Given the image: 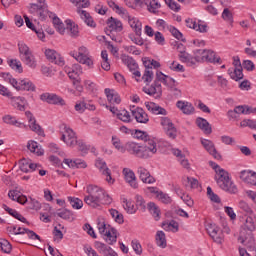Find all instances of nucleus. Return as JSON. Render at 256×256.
I'll return each mask as SVG.
<instances>
[{
    "label": "nucleus",
    "instance_id": "5fc2aeb1",
    "mask_svg": "<svg viewBox=\"0 0 256 256\" xmlns=\"http://www.w3.org/2000/svg\"><path fill=\"white\" fill-rule=\"evenodd\" d=\"M0 76L6 83H10L12 87L15 88V86L17 85V79L13 78V76L10 73L2 72Z\"/></svg>",
    "mask_w": 256,
    "mask_h": 256
},
{
    "label": "nucleus",
    "instance_id": "37998d69",
    "mask_svg": "<svg viewBox=\"0 0 256 256\" xmlns=\"http://www.w3.org/2000/svg\"><path fill=\"white\" fill-rule=\"evenodd\" d=\"M18 50L20 53V59H23V57H27L28 55H31L33 52H31V49H29V46L25 44L24 42L18 43Z\"/></svg>",
    "mask_w": 256,
    "mask_h": 256
},
{
    "label": "nucleus",
    "instance_id": "58836bf2",
    "mask_svg": "<svg viewBox=\"0 0 256 256\" xmlns=\"http://www.w3.org/2000/svg\"><path fill=\"white\" fill-rule=\"evenodd\" d=\"M75 111L78 113H85V110L88 109L89 111H95V105L88 104L85 101H78L75 104Z\"/></svg>",
    "mask_w": 256,
    "mask_h": 256
},
{
    "label": "nucleus",
    "instance_id": "6e6d98bb",
    "mask_svg": "<svg viewBox=\"0 0 256 256\" xmlns=\"http://www.w3.org/2000/svg\"><path fill=\"white\" fill-rule=\"evenodd\" d=\"M117 117L118 119H120V121H123L124 123L131 122V114H129L127 110H120L117 113Z\"/></svg>",
    "mask_w": 256,
    "mask_h": 256
},
{
    "label": "nucleus",
    "instance_id": "1a4fd4ad",
    "mask_svg": "<svg viewBox=\"0 0 256 256\" xmlns=\"http://www.w3.org/2000/svg\"><path fill=\"white\" fill-rule=\"evenodd\" d=\"M121 61L128 67L129 71H133L134 77H138V79L141 77V71L137 70L139 69V64H137L133 57L124 54L121 56Z\"/></svg>",
    "mask_w": 256,
    "mask_h": 256
},
{
    "label": "nucleus",
    "instance_id": "13d9d810",
    "mask_svg": "<svg viewBox=\"0 0 256 256\" xmlns=\"http://www.w3.org/2000/svg\"><path fill=\"white\" fill-rule=\"evenodd\" d=\"M222 19L229 23L230 25H233V13L229 8H225L222 12Z\"/></svg>",
    "mask_w": 256,
    "mask_h": 256
},
{
    "label": "nucleus",
    "instance_id": "c756f323",
    "mask_svg": "<svg viewBox=\"0 0 256 256\" xmlns=\"http://www.w3.org/2000/svg\"><path fill=\"white\" fill-rule=\"evenodd\" d=\"M176 107H178V109H180L184 115H191V113H195V107H193V104L189 102L179 100L176 103Z\"/></svg>",
    "mask_w": 256,
    "mask_h": 256
},
{
    "label": "nucleus",
    "instance_id": "4c0bfd02",
    "mask_svg": "<svg viewBox=\"0 0 256 256\" xmlns=\"http://www.w3.org/2000/svg\"><path fill=\"white\" fill-rule=\"evenodd\" d=\"M144 66L146 67L142 79L146 85H149L153 81V67L149 66V62L144 61Z\"/></svg>",
    "mask_w": 256,
    "mask_h": 256
},
{
    "label": "nucleus",
    "instance_id": "39448f33",
    "mask_svg": "<svg viewBox=\"0 0 256 256\" xmlns=\"http://www.w3.org/2000/svg\"><path fill=\"white\" fill-rule=\"evenodd\" d=\"M167 75L163 74V72H157L156 73V79L154 83L149 87L143 88L144 93L147 95H156V97H161L163 90L161 88V83L165 85V82L167 81Z\"/></svg>",
    "mask_w": 256,
    "mask_h": 256
},
{
    "label": "nucleus",
    "instance_id": "dca6fc26",
    "mask_svg": "<svg viewBox=\"0 0 256 256\" xmlns=\"http://www.w3.org/2000/svg\"><path fill=\"white\" fill-rule=\"evenodd\" d=\"M194 57L191 56V54L186 52H183L182 54H178V57L182 63H187L189 67H193L196 63H199L201 61V57L197 53V50L194 51Z\"/></svg>",
    "mask_w": 256,
    "mask_h": 256
},
{
    "label": "nucleus",
    "instance_id": "473e14b6",
    "mask_svg": "<svg viewBox=\"0 0 256 256\" xmlns=\"http://www.w3.org/2000/svg\"><path fill=\"white\" fill-rule=\"evenodd\" d=\"M128 23L130 25V27L134 30L136 37H141V31H142V27L143 24L141 23V21H139V19L135 18V17H128Z\"/></svg>",
    "mask_w": 256,
    "mask_h": 256
},
{
    "label": "nucleus",
    "instance_id": "f03ea898",
    "mask_svg": "<svg viewBox=\"0 0 256 256\" xmlns=\"http://www.w3.org/2000/svg\"><path fill=\"white\" fill-rule=\"evenodd\" d=\"M134 135L136 139L144 141L142 151L145 159H149V157H152L157 153V139L153 138V136L149 135L147 132L141 130H136Z\"/></svg>",
    "mask_w": 256,
    "mask_h": 256
},
{
    "label": "nucleus",
    "instance_id": "393cba45",
    "mask_svg": "<svg viewBox=\"0 0 256 256\" xmlns=\"http://www.w3.org/2000/svg\"><path fill=\"white\" fill-rule=\"evenodd\" d=\"M17 91H35V85L29 79H23L17 81V85L14 86Z\"/></svg>",
    "mask_w": 256,
    "mask_h": 256
},
{
    "label": "nucleus",
    "instance_id": "e2e57ef3",
    "mask_svg": "<svg viewBox=\"0 0 256 256\" xmlns=\"http://www.w3.org/2000/svg\"><path fill=\"white\" fill-rule=\"evenodd\" d=\"M0 95L7 97V99H13V92L9 88L5 87L3 84H0Z\"/></svg>",
    "mask_w": 256,
    "mask_h": 256
},
{
    "label": "nucleus",
    "instance_id": "412c9836",
    "mask_svg": "<svg viewBox=\"0 0 256 256\" xmlns=\"http://www.w3.org/2000/svg\"><path fill=\"white\" fill-rule=\"evenodd\" d=\"M201 143H202L204 149H206L209 152V154L214 157V159H217L218 161H220L221 154H219V152H217V149L215 148V144L213 143V141L207 140V139H202Z\"/></svg>",
    "mask_w": 256,
    "mask_h": 256
},
{
    "label": "nucleus",
    "instance_id": "8fccbe9b",
    "mask_svg": "<svg viewBox=\"0 0 256 256\" xmlns=\"http://www.w3.org/2000/svg\"><path fill=\"white\" fill-rule=\"evenodd\" d=\"M123 207H124L125 211L127 213H129V215H133V213H135V211H136L135 203L131 200L124 199L123 200Z\"/></svg>",
    "mask_w": 256,
    "mask_h": 256
},
{
    "label": "nucleus",
    "instance_id": "f3484780",
    "mask_svg": "<svg viewBox=\"0 0 256 256\" xmlns=\"http://www.w3.org/2000/svg\"><path fill=\"white\" fill-rule=\"evenodd\" d=\"M131 114L134 119H136L137 123L147 124L149 123V115L145 113V110L141 107L133 106L131 108Z\"/></svg>",
    "mask_w": 256,
    "mask_h": 256
},
{
    "label": "nucleus",
    "instance_id": "69168bd1",
    "mask_svg": "<svg viewBox=\"0 0 256 256\" xmlns=\"http://www.w3.org/2000/svg\"><path fill=\"white\" fill-rule=\"evenodd\" d=\"M4 123H7L8 125H17V127H21V123L17 122V119L11 115H5L3 117Z\"/></svg>",
    "mask_w": 256,
    "mask_h": 256
},
{
    "label": "nucleus",
    "instance_id": "bf43d9fd",
    "mask_svg": "<svg viewBox=\"0 0 256 256\" xmlns=\"http://www.w3.org/2000/svg\"><path fill=\"white\" fill-rule=\"evenodd\" d=\"M9 66L11 67V69H14V71H17L18 73H21L23 71V66L21 65V61L17 59L10 60Z\"/></svg>",
    "mask_w": 256,
    "mask_h": 256
},
{
    "label": "nucleus",
    "instance_id": "79ce46f5",
    "mask_svg": "<svg viewBox=\"0 0 256 256\" xmlns=\"http://www.w3.org/2000/svg\"><path fill=\"white\" fill-rule=\"evenodd\" d=\"M156 244L158 247L165 249L167 247V238L165 237V232L157 231L156 233Z\"/></svg>",
    "mask_w": 256,
    "mask_h": 256
},
{
    "label": "nucleus",
    "instance_id": "0eeeda50",
    "mask_svg": "<svg viewBox=\"0 0 256 256\" xmlns=\"http://www.w3.org/2000/svg\"><path fill=\"white\" fill-rule=\"evenodd\" d=\"M61 141L65 142L68 147H75L77 145V134L73 129L64 125V132L61 136Z\"/></svg>",
    "mask_w": 256,
    "mask_h": 256
},
{
    "label": "nucleus",
    "instance_id": "774afa93",
    "mask_svg": "<svg viewBox=\"0 0 256 256\" xmlns=\"http://www.w3.org/2000/svg\"><path fill=\"white\" fill-rule=\"evenodd\" d=\"M240 126H241V127H249V129L255 130L256 121H255V120H251V119H244V120L240 123Z\"/></svg>",
    "mask_w": 256,
    "mask_h": 256
},
{
    "label": "nucleus",
    "instance_id": "f8f14e48",
    "mask_svg": "<svg viewBox=\"0 0 256 256\" xmlns=\"http://www.w3.org/2000/svg\"><path fill=\"white\" fill-rule=\"evenodd\" d=\"M95 166L100 171L101 174L105 175L107 183L113 185L115 183V179L111 177V170L107 167V163L105 161L98 159L96 160Z\"/></svg>",
    "mask_w": 256,
    "mask_h": 256
},
{
    "label": "nucleus",
    "instance_id": "aec40b11",
    "mask_svg": "<svg viewBox=\"0 0 256 256\" xmlns=\"http://www.w3.org/2000/svg\"><path fill=\"white\" fill-rule=\"evenodd\" d=\"M124 175L125 181L132 187L133 189H137L139 184L137 183V177L135 176V172L129 168H124L122 171Z\"/></svg>",
    "mask_w": 256,
    "mask_h": 256
},
{
    "label": "nucleus",
    "instance_id": "4be33fe9",
    "mask_svg": "<svg viewBox=\"0 0 256 256\" xmlns=\"http://www.w3.org/2000/svg\"><path fill=\"white\" fill-rule=\"evenodd\" d=\"M238 241L250 249H255V238H253L252 233H249L247 236H245V231H241Z\"/></svg>",
    "mask_w": 256,
    "mask_h": 256
},
{
    "label": "nucleus",
    "instance_id": "7ed1b4c3",
    "mask_svg": "<svg viewBox=\"0 0 256 256\" xmlns=\"http://www.w3.org/2000/svg\"><path fill=\"white\" fill-rule=\"evenodd\" d=\"M215 181L217 185L220 187V189H222V191H226V193L236 195V193H238L239 191L235 183L231 181V178L229 177V172H227L223 168L217 170L215 175Z\"/></svg>",
    "mask_w": 256,
    "mask_h": 256
},
{
    "label": "nucleus",
    "instance_id": "e433bc0d",
    "mask_svg": "<svg viewBox=\"0 0 256 256\" xmlns=\"http://www.w3.org/2000/svg\"><path fill=\"white\" fill-rule=\"evenodd\" d=\"M244 229H247V231H255L256 229V215L248 214V216L245 219L244 222Z\"/></svg>",
    "mask_w": 256,
    "mask_h": 256
},
{
    "label": "nucleus",
    "instance_id": "603ef678",
    "mask_svg": "<svg viewBox=\"0 0 256 256\" xmlns=\"http://www.w3.org/2000/svg\"><path fill=\"white\" fill-rule=\"evenodd\" d=\"M57 215L66 221H73V212L68 209L58 210Z\"/></svg>",
    "mask_w": 256,
    "mask_h": 256
},
{
    "label": "nucleus",
    "instance_id": "49530a36",
    "mask_svg": "<svg viewBox=\"0 0 256 256\" xmlns=\"http://www.w3.org/2000/svg\"><path fill=\"white\" fill-rule=\"evenodd\" d=\"M109 212L116 223H118L119 225H123V223H125L123 214L119 213L116 209H110Z\"/></svg>",
    "mask_w": 256,
    "mask_h": 256
},
{
    "label": "nucleus",
    "instance_id": "ddd939ff",
    "mask_svg": "<svg viewBox=\"0 0 256 256\" xmlns=\"http://www.w3.org/2000/svg\"><path fill=\"white\" fill-rule=\"evenodd\" d=\"M126 151L130 153V155H134L135 157H138L139 159H146L145 154L143 152V146L139 143L135 142H127L126 143Z\"/></svg>",
    "mask_w": 256,
    "mask_h": 256
},
{
    "label": "nucleus",
    "instance_id": "9b49d317",
    "mask_svg": "<svg viewBox=\"0 0 256 256\" xmlns=\"http://www.w3.org/2000/svg\"><path fill=\"white\" fill-rule=\"evenodd\" d=\"M207 232L215 243H223V231H221V228H219V226H217L216 224H209L207 227Z\"/></svg>",
    "mask_w": 256,
    "mask_h": 256
},
{
    "label": "nucleus",
    "instance_id": "de8ad7c7",
    "mask_svg": "<svg viewBox=\"0 0 256 256\" xmlns=\"http://www.w3.org/2000/svg\"><path fill=\"white\" fill-rule=\"evenodd\" d=\"M156 197L159 199V201H161V203H164L165 205H169V203L173 201L169 194L162 191H156Z\"/></svg>",
    "mask_w": 256,
    "mask_h": 256
},
{
    "label": "nucleus",
    "instance_id": "5701e85b",
    "mask_svg": "<svg viewBox=\"0 0 256 256\" xmlns=\"http://www.w3.org/2000/svg\"><path fill=\"white\" fill-rule=\"evenodd\" d=\"M240 179L248 185L256 187V172L243 170L240 172Z\"/></svg>",
    "mask_w": 256,
    "mask_h": 256
},
{
    "label": "nucleus",
    "instance_id": "72a5a7b5",
    "mask_svg": "<svg viewBox=\"0 0 256 256\" xmlns=\"http://www.w3.org/2000/svg\"><path fill=\"white\" fill-rule=\"evenodd\" d=\"M63 163L72 169H85L87 167V163L81 159L71 160L66 158L63 160Z\"/></svg>",
    "mask_w": 256,
    "mask_h": 256
},
{
    "label": "nucleus",
    "instance_id": "bb28decb",
    "mask_svg": "<svg viewBox=\"0 0 256 256\" xmlns=\"http://www.w3.org/2000/svg\"><path fill=\"white\" fill-rule=\"evenodd\" d=\"M138 175L142 182L147 183L148 185H151L152 183H155V178L151 176V173H149V170L143 167L138 168Z\"/></svg>",
    "mask_w": 256,
    "mask_h": 256
},
{
    "label": "nucleus",
    "instance_id": "052dcab7",
    "mask_svg": "<svg viewBox=\"0 0 256 256\" xmlns=\"http://www.w3.org/2000/svg\"><path fill=\"white\" fill-rule=\"evenodd\" d=\"M0 248L3 253H11L12 246L9 241L2 238L0 239Z\"/></svg>",
    "mask_w": 256,
    "mask_h": 256
},
{
    "label": "nucleus",
    "instance_id": "864d4df0",
    "mask_svg": "<svg viewBox=\"0 0 256 256\" xmlns=\"http://www.w3.org/2000/svg\"><path fill=\"white\" fill-rule=\"evenodd\" d=\"M7 213L9 214V215H11L12 217H14V219H17L18 221H21V223H29L28 221H27V218L26 217H24L23 215H21L19 212H17V210H15V209H12V208H10V210H8L7 211Z\"/></svg>",
    "mask_w": 256,
    "mask_h": 256
},
{
    "label": "nucleus",
    "instance_id": "a211bd4d",
    "mask_svg": "<svg viewBox=\"0 0 256 256\" xmlns=\"http://www.w3.org/2000/svg\"><path fill=\"white\" fill-rule=\"evenodd\" d=\"M41 101H45L50 105H65V100L59 97L57 94L44 93L40 96Z\"/></svg>",
    "mask_w": 256,
    "mask_h": 256
},
{
    "label": "nucleus",
    "instance_id": "cd10ccee",
    "mask_svg": "<svg viewBox=\"0 0 256 256\" xmlns=\"http://www.w3.org/2000/svg\"><path fill=\"white\" fill-rule=\"evenodd\" d=\"M145 107L150 111V113H153L154 115H167V110L157 105L155 102H146Z\"/></svg>",
    "mask_w": 256,
    "mask_h": 256
},
{
    "label": "nucleus",
    "instance_id": "338daca9",
    "mask_svg": "<svg viewBox=\"0 0 256 256\" xmlns=\"http://www.w3.org/2000/svg\"><path fill=\"white\" fill-rule=\"evenodd\" d=\"M170 33H172L175 39L185 42V38H183V33H181L177 28L170 26Z\"/></svg>",
    "mask_w": 256,
    "mask_h": 256
},
{
    "label": "nucleus",
    "instance_id": "0e129e2a",
    "mask_svg": "<svg viewBox=\"0 0 256 256\" xmlns=\"http://www.w3.org/2000/svg\"><path fill=\"white\" fill-rule=\"evenodd\" d=\"M129 39L132 41V43H135V45H139L140 47L145 45V41L141 36H136V34H129Z\"/></svg>",
    "mask_w": 256,
    "mask_h": 256
},
{
    "label": "nucleus",
    "instance_id": "a19ab883",
    "mask_svg": "<svg viewBox=\"0 0 256 256\" xmlns=\"http://www.w3.org/2000/svg\"><path fill=\"white\" fill-rule=\"evenodd\" d=\"M147 207L155 221H159V219H161V210H159V207L153 202L148 203Z\"/></svg>",
    "mask_w": 256,
    "mask_h": 256
},
{
    "label": "nucleus",
    "instance_id": "c85d7f7f",
    "mask_svg": "<svg viewBox=\"0 0 256 256\" xmlns=\"http://www.w3.org/2000/svg\"><path fill=\"white\" fill-rule=\"evenodd\" d=\"M9 199H12V201H17V203H20V205H25L27 203V196L22 195L19 190H10L8 192Z\"/></svg>",
    "mask_w": 256,
    "mask_h": 256
},
{
    "label": "nucleus",
    "instance_id": "6e6552de",
    "mask_svg": "<svg viewBox=\"0 0 256 256\" xmlns=\"http://www.w3.org/2000/svg\"><path fill=\"white\" fill-rule=\"evenodd\" d=\"M233 65L235 68L228 69V75H230L231 79L234 81H241L243 79V66H241V60L239 58H234Z\"/></svg>",
    "mask_w": 256,
    "mask_h": 256
},
{
    "label": "nucleus",
    "instance_id": "a878e982",
    "mask_svg": "<svg viewBox=\"0 0 256 256\" xmlns=\"http://www.w3.org/2000/svg\"><path fill=\"white\" fill-rule=\"evenodd\" d=\"M196 125L205 133V135H211L213 133V128H211V124L207 121V119L198 117L196 119Z\"/></svg>",
    "mask_w": 256,
    "mask_h": 256
},
{
    "label": "nucleus",
    "instance_id": "9d476101",
    "mask_svg": "<svg viewBox=\"0 0 256 256\" xmlns=\"http://www.w3.org/2000/svg\"><path fill=\"white\" fill-rule=\"evenodd\" d=\"M76 61H78V63H82V65H87L90 69L93 67V59L89 57V50L85 46L78 48Z\"/></svg>",
    "mask_w": 256,
    "mask_h": 256
},
{
    "label": "nucleus",
    "instance_id": "a18cd8bd",
    "mask_svg": "<svg viewBox=\"0 0 256 256\" xmlns=\"http://www.w3.org/2000/svg\"><path fill=\"white\" fill-rule=\"evenodd\" d=\"M27 149H29L31 153H35L38 156L43 155V150L39 148V144L36 141H29L27 144Z\"/></svg>",
    "mask_w": 256,
    "mask_h": 256
},
{
    "label": "nucleus",
    "instance_id": "c9c22d12",
    "mask_svg": "<svg viewBox=\"0 0 256 256\" xmlns=\"http://www.w3.org/2000/svg\"><path fill=\"white\" fill-rule=\"evenodd\" d=\"M105 241L108 245H113V243H117V229L109 228L104 234Z\"/></svg>",
    "mask_w": 256,
    "mask_h": 256
},
{
    "label": "nucleus",
    "instance_id": "6ab92c4d",
    "mask_svg": "<svg viewBox=\"0 0 256 256\" xmlns=\"http://www.w3.org/2000/svg\"><path fill=\"white\" fill-rule=\"evenodd\" d=\"M25 115L28 119L31 131H34V133H37V135H44L43 129L39 124H37V120L34 118L33 113H31V111H26Z\"/></svg>",
    "mask_w": 256,
    "mask_h": 256
},
{
    "label": "nucleus",
    "instance_id": "3c124183",
    "mask_svg": "<svg viewBox=\"0 0 256 256\" xmlns=\"http://www.w3.org/2000/svg\"><path fill=\"white\" fill-rule=\"evenodd\" d=\"M68 201L72 209H83V200L69 196Z\"/></svg>",
    "mask_w": 256,
    "mask_h": 256
},
{
    "label": "nucleus",
    "instance_id": "20e7f679",
    "mask_svg": "<svg viewBox=\"0 0 256 256\" xmlns=\"http://www.w3.org/2000/svg\"><path fill=\"white\" fill-rule=\"evenodd\" d=\"M73 5L77 6V13L80 15L81 19L88 25V27H96L97 24H95V21L93 20V17H91V14L89 12L82 10L87 9L89 5H91V2L89 0H70ZM82 8V9H81Z\"/></svg>",
    "mask_w": 256,
    "mask_h": 256
},
{
    "label": "nucleus",
    "instance_id": "b1692460",
    "mask_svg": "<svg viewBox=\"0 0 256 256\" xmlns=\"http://www.w3.org/2000/svg\"><path fill=\"white\" fill-rule=\"evenodd\" d=\"M95 248L97 249L98 253L100 255L104 256H117V254L114 252V250L102 242H95Z\"/></svg>",
    "mask_w": 256,
    "mask_h": 256
},
{
    "label": "nucleus",
    "instance_id": "2eb2a0df",
    "mask_svg": "<svg viewBox=\"0 0 256 256\" xmlns=\"http://www.w3.org/2000/svg\"><path fill=\"white\" fill-rule=\"evenodd\" d=\"M45 57L50 61V63H54L55 65H59L60 67H63L65 65V60L57 51L53 49H46L45 50Z\"/></svg>",
    "mask_w": 256,
    "mask_h": 256
},
{
    "label": "nucleus",
    "instance_id": "f704fd0d",
    "mask_svg": "<svg viewBox=\"0 0 256 256\" xmlns=\"http://www.w3.org/2000/svg\"><path fill=\"white\" fill-rule=\"evenodd\" d=\"M69 79L73 81L79 80V75L83 74V68L79 64H74L70 70L67 71Z\"/></svg>",
    "mask_w": 256,
    "mask_h": 256
},
{
    "label": "nucleus",
    "instance_id": "680f3d73",
    "mask_svg": "<svg viewBox=\"0 0 256 256\" xmlns=\"http://www.w3.org/2000/svg\"><path fill=\"white\" fill-rule=\"evenodd\" d=\"M239 209H241V211H244V213H246L247 215L253 214V209H251V206H249V204L243 200L239 202Z\"/></svg>",
    "mask_w": 256,
    "mask_h": 256
},
{
    "label": "nucleus",
    "instance_id": "7c9ffc66",
    "mask_svg": "<svg viewBox=\"0 0 256 256\" xmlns=\"http://www.w3.org/2000/svg\"><path fill=\"white\" fill-rule=\"evenodd\" d=\"M107 25L109 31H116L118 33L123 31V23L117 18L110 17L107 20Z\"/></svg>",
    "mask_w": 256,
    "mask_h": 256
},
{
    "label": "nucleus",
    "instance_id": "2f4dec72",
    "mask_svg": "<svg viewBox=\"0 0 256 256\" xmlns=\"http://www.w3.org/2000/svg\"><path fill=\"white\" fill-rule=\"evenodd\" d=\"M105 95L109 103H111L112 105H119V103H121V97L117 92H115V90L106 88Z\"/></svg>",
    "mask_w": 256,
    "mask_h": 256
},
{
    "label": "nucleus",
    "instance_id": "09e8293b",
    "mask_svg": "<svg viewBox=\"0 0 256 256\" xmlns=\"http://www.w3.org/2000/svg\"><path fill=\"white\" fill-rule=\"evenodd\" d=\"M66 31H70L71 37H77L79 35V28L71 20H66Z\"/></svg>",
    "mask_w": 256,
    "mask_h": 256
},
{
    "label": "nucleus",
    "instance_id": "4d7b16f0",
    "mask_svg": "<svg viewBox=\"0 0 256 256\" xmlns=\"http://www.w3.org/2000/svg\"><path fill=\"white\" fill-rule=\"evenodd\" d=\"M112 145L117 149V151H120V153H125L126 151V145H121V140L117 138V136H112Z\"/></svg>",
    "mask_w": 256,
    "mask_h": 256
},
{
    "label": "nucleus",
    "instance_id": "4468645a",
    "mask_svg": "<svg viewBox=\"0 0 256 256\" xmlns=\"http://www.w3.org/2000/svg\"><path fill=\"white\" fill-rule=\"evenodd\" d=\"M200 61H208V63H221V58L215 55V52L211 50H196Z\"/></svg>",
    "mask_w": 256,
    "mask_h": 256
},
{
    "label": "nucleus",
    "instance_id": "ea45409f",
    "mask_svg": "<svg viewBox=\"0 0 256 256\" xmlns=\"http://www.w3.org/2000/svg\"><path fill=\"white\" fill-rule=\"evenodd\" d=\"M27 233L29 239H37L38 241H41V237L37 235L33 230H29L27 228L18 227L16 228V235H25Z\"/></svg>",
    "mask_w": 256,
    "mask_h": 256
},
{
    "label": "nucleus",
    "instance_id": "423d86ee",
    "mask_svg": "<svg viewBox=\"0 0 256 256\" xmlns=\"http://www.w3.org/2000/svg\"><path fill=\"white\" fill-rule=\"evenodd\" d=\"M48 7L49 6H47L45 0H37V4H30L29 11L32 13V15L37 13L40 21H45V19H47V13H49Z\"/></svg>",
    "mask_w": 256,
    "mask_h": 256
},
{
    "label": "nucleus",
    "instance_id": "f257e3e1",
    "mask_svg": "<svg viewBox=\"0 0 256 256\" xmlns=\"http://www.w3.org/2000/svg\"><path fill=\"white\" fill-rule=\"evenodd\" d=\"M87 196L84 197V202L92 209H99L101 205H111L113 198L107 194L105 189L95 186L88 185L86 188Z\"/></svg>",
    "mask_w": 256,
    "mask_h": 256
},
{
    "label": "nucleus",
    "instance_id": "c03bdc74",
    "mask_svg": "<svg viewBox=\"0 0 256 256\" xmlns=\"http://www.w3.org/2000/svg\"><path fill=\"white\" fill-rule=\"evenodd\" d=\"M22 62L25 63L28 67L31 69H35L37 67V61H35V56L32 54H28V56H24L23 58H20Z\"/></svg>",
    "mask_w": 256,
    "mask_h": 256
}]
</instances>
